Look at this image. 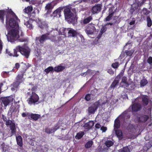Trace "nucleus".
I'll use <instances>...</instances> for the list:
<instances>
[{
    "instance_id": "f257e3e1",
    "label": "nucleus",
    "mask_w": 152,
    "mask_h": 152,
    "mask_svg": "<svg viewBox=\"0 0 152 152\" xmlns=\"http://www.w3.org/2000/svg\"><path fill=\"white\" fill-rule=\"evenodd\" d=\"M64 13L65 19L68 23H72L73 24L75 23L76 20H77L76 15L71 11L70 8H65L64 10Z\"/></svg>"
},
{
    "instance_id": "f03ea898",
    "label": "nucleus",
    "mask_w": 152,
    "mask_h": 152,
    "mask_svg": "<svg viewBox=\"0 0 152 152\" xmlns=\"http://www.w3.org/2000/svg\"><path fill=\"white\" fill-rule=\"evenodd\" d=\"M20 28H12L9 31L7 35L8 41L13 42L18 39L17 37L20 33Z\"/></svg>"
},
{
    "instance_id": "7ed1b4c3",
    "label": "nucleus",
    "mask_w": 152,
    "mask_h": 152,
    "mask_svg": "<svg viewBox=\"0 0 152 152\" xmlns=\"http://www.w3.org/2000/svg\"><path fill=\"white\" fill-rule=\"evenodd\" d=\"M27 94V96H29L27 101L29 105H37L39 103V96L35 92L33 91L31 92H28Z\"/></svg>"
},
{
    "instance_id": "20e7f679",
    "label": "nucleus",
    "mask_w": 152,
    "mask_h": 152,
    "mask_svg": "<svg viewBox=\"0 0 152 152\" xmlns=\"http://www.w3.org/2000/svg\"><path fill=\"white\" fill-rule=\"evenodd\" d=\"M18 46L19 47L18 49L19 50V52L26 58H28L30 54V49L26 46Z\"/></svg>"
},
{
    "instance_id": "39448f33",
    "label": "nucleus",
    "mask_w": 152,
    "mask_h": 152,
    "mask_svg": "<svg viewBox=\"0 0 152 152\" xmlns=\"http://www.w3.org/2000/svg\"><path fill=\"white\" fill-rule=\"evenodd\" d=\"M12 13L14 15L15 19L12 18H10L9 20V26L12 28H20L18 24V22H20V20L14 12H12Z\"/></svg>"
},
{
    "instance_id": "423d86ee",
    "label": "nucleus",
    "mask_w": 152,
    "mask_h": 152,
    "mask_svg": "<svg viewBox=\"0 0 152 152\" xmlns=\"http://www.w3.org/2000/svg\"><path fill=\"white\" fill-rule=\"evenodd\" d=\"M85 31L88 35H91L96 31V28L92 23L88 24L85 27Z\"/></svg>"
},
{
    "instance_id": "0eeeda50",
    "label": "nucleus",
    "mask_w": 152,
    "mask_h": 152,
    "mask_svg": "<svg viewBox=\"0 0 152 152\" xmlns=\"http://www.w3.org/2000/svg\"><path fill=\"white\" fill-rule=\"evenodd\" d=\"M123 73L121 72L120 74L118 75L115 78L114 80L110 86L111 88L114 89L118 85L120 80L121 77V76L123 75Z\"/></svg>"
},
{
    "instance_id": "6e6552de",
    "label": "nucleus",
    "mask_w": 152,
    "mask_h": 152,
    "mask_svg": "<svg viewBox=\"0 0 152 152\" xmlns=\"http://www.w3.org/2000/svg\"><path fill=\"white\" fill-rule=\"evenodd\" d=\"M149 118V115L145 114H142L139 115L137 120L139 123L143 124L146 122Z\"/></svg>"
},
{
    "instance_id": "1a4fd4ad",
    "label": "nucleus",
    "mask_w": 152,
    "mask_h": 152,
    "mask_svg": "<svg viewBox=\"0 0 152 152\" xmlns=\"http://www.w3.org/2000/svg\"><path fill=\"white\" fill-rule=\"evenodd\" d=\"M131 107L132 112H137L140 111L142 108L141 104L138 102H135L132 104L130 107L129 108Z\"/></svg>"
},
{
    "instance_id": "9d476101",
    "label": "nucleus",
    "mask_w": 152,
    "mask_h": 152,
    "mask_svg": "<svg viewBox=\"0 0 152 152\" xmlns=\"http://www.w3.org/2000/svg\"><path fill=\"white\" fill-rule=\"evenodd\" d=\"M102 5L101 4H96L93 6L91 10V12L93 14L98 13L102 9Z\"/></svg>"
},
{
    "instance_id": "9b49d317",
    "label": "nucleus",
    "mask_w": 152,
    "mask_h": 152,
    "mask_svg": "<svg viewBox=\"0 0 152 152\" xmlns=\"http://www.w3.org/2000/svg\"><path fill=\"white\" fill-rule=\"evenodd\" d=\"M24 74L20 72V73L16 77V81L15 83V85H16V86H18L23 82Z\"/></svg>"
},
{
    "instance_id": "f8f14e48",
    "label": "nucleus",
    "mask_w": 152,
    "mask_h": 152,
    "mask_svg": "<svg viewBox=\"0 0 152 152\" xmlns=\"http://www.w3.org/2000/svg\"><path fill=\"white\" fill-rule=\"evenodd\" d=\"M98 108V105L94 104L92 105L89 107L88 110V113L89 115L94 114L96 110Z\"/></svg>"
},
{
    "instance_id": "ddd939ff",
    "label": "nucleus",
    "mask_w": 152,
    "mask_h": 152,
    "mask_svg": "<svg viewBox=\"0 0 152 152\" xmlns=\"http://www.w3.org/2000/svg\"><path fill=\"white\" fill-rule=\"evenodd\" d=\"M48 33H46L42 34L40 37H37L36 39L38 40L40 43L43 44L44 42L46 40H48Z\"/></svg>"
},
{
    "instance_id": "4468645a",
    "label": "nucleus",
    "mask_w": 152,
    "mask_h": 152,
    "mask_svg": "<svg viewBox=\"0 0 152 152\" xmlns=\"http://www.w3.org/2000/svg\"><path fill=\"white\" fill-rule=\"evenodd\" d=\"M63 10L62 7H60L55 10L52 14V16L54 17H60L61 15V10Z\"/></svg>"
},
{
    "instance_id": "2eb2a0df",
    "label": "nucleus",
    "mask_w": 152,
    "mask_h": 152,
    "mask_svg": "<svg viewBox=\"0 0 152 152\" xmlns=\"http://www.w3.org/2000/svg\"><path fill=\"white\" fill-rule=\"evenodd\" d=\"M28 115L29 119L35 121H37L41 117L40 115L39 114L32 113H29V115L28 114Z\"/></svg>"
},
{
    "instance_id": "dca6fc26",
    "label": "nucleus",
    "mask_w": 152,
    "mask_h": 152,
    "mask_svg": "<svg viewBox=\"0 0 152 152\" xmlns=\"http://www.w3.org/2000/svg\"><path fill=\"white\" fill-rule=\"evenodd\" d=\"M94 124V121H90L85 124L83 126V127L85 129L89 130L92 128Z\"/></svg>"
},
{
    "instance_id": "f3484780",
    "label": "nucleus",
    "mask_w": 152,
    "mask_h": 152,
    "mask_svg": "<svg viewBox=\"0 0 152 152\" xmlns=\"http://www.w3.org/2000/svg\"><path fill=\"white\" fill-rule=\"evenodd\" d=\"M21 64H22V66H21L22 70H21L20 72L24 74L27 69L31 66L28 63H24L23 62H22Z\"/></svg>"
},
{
    "instance_id": "a211bd4d",
    "label": "nucleus",
    "mask_w": 152,
    "mask_h": 152,
    "mask_svg": "<svg viewBox=\"0 0 152 152\" xmlns=\"http://www.w3.org/2000/svg\"><path fill=\"white\" fill-rule=\"evenodd\" d=\"M18 40L20 42H25L26 41L27 39L24 37V34L22 30H20V33L19 34L18 37H17Z\"/></svg>"
},
{
    "instance_id": "6ab92c4d",
    "label": "nucleus",
    "mask_w": 152,
    "mask_h": 152,
    "mask_svg": "<svg viewBox=\"0 0 152 152\" xmlns=\"http://www.w3.org/2000/svg\"><path fill=\"white\" fill-rule=\"evenodd\" d=\"M54 6V5L53 4L51 3H48L47 4L45 7V9L47 11V13L50 14Z\"/></svg>"
},
{
    "instance_id": "aec40b11",
    "label": "nucleus",
    "mask_w": 152,
    "mask_h": 152,
    "mask_svg": "<svg viewBox=\"0 0 152 152\" xmlns=\"http://www.w3.org/2000/svg\"><path fill=\"white\" fill-rule=\"evenodd\" d=\"M10 97H4L1 99V104L6 107L10 102L11 100L9 99Z\"/></svg>"
},
{
    "instance_id": "412c9836",
    "label": "nucleus",
    "mask_w": 152,
    "mask_h": 152,
    "mask_svg": "<svg viewBox=\"0 0 152 152\" xmlns=\"http://www.w3.org/2000/svg\"><path fill=\"white\" fill-rule=\"evenodd\" d=\"M139 6V4L138 3H133L131 5V8L130 10V12L131 14H133V12L136 10H137Z\"/></svg>"
},
{
    "instance_id": "4be33fe9",
    "label": "nucleus",
    "mask_w": 152,
    "mask_h": 152,
    "mask_svg": "<svg viewBox=\"0 0 152 152\" xmlns=\"http://www.w3.org/2000/svg\"><path fill=\"white\" fill-rule=\"evenodd\" d=\"M38 24L39 27L42 29H47L48 27V24L45 21H39Z\"/></svg>"
},
{
    "instance_id": "5701e85b",
    "label": "nucleus",
    "mask_w": 152,
    "mask_h": 152,
    "mask_svg": "<svg viewBox=\"0 0 152 152\" xmlns=\"http://www.w3.org/2000/svg\"><path fill=\"white\" fill-rule=\"evenodd\" d=\"M61 65H62V64H61L59 65L55 66L54 68V71L57 72H62L64 70L65 68V66H61Z\"/></svg>"
},
{
    "instance_id": "b1692460",
    "label": "nucleus",
    "mask_w": 152,
    "mask_h": 152,
    "mask_svg": "<svg viewBox=\"0 0 152 152\" xmlns=\"http://www.w3.org/2000/svg\"><path fill=\"white\" fill-rule=\"evenodd\" d=\"M16 138L18 145L20 147H22L23 145V144L22 142V138L21 136L20 135L16 136Z\"/></svg>"
},
{
    "instance_id": "393cba45",
    "label": "nucleus",
    "mask_w": 152,
    "mask_h": 152,
    "mask_svg": "<svg viewBox=\"0 0 152 152\" xmlns=\"http://www.w3.org/2000/svg\"><path fill=\"white\" fill-rule=\"evenodd\" d=\"M95 91H96L95 90H92L91 92V94H86L85 97V99L86 101H89L91 99V94L93 96H94L95 95V94H94V93H95Z\"/></svg>"
},
{
    "instance_id": "a878e982",
    "label": "nucleus",
    "mask_w": 152,
    "mask_h": 152,
    "mask_svg": "<svg viewBox=\"0 0 152 152\" xmlns=\"http://www.w3.org/2000/svg\"><path fill=\"white\" fill-rule=\"evenodd\" d=\"M115 134L118 139L120 140L122 139L123 138V135L121 131L120 130H115Z\"/></svg>"
},
{
    "instance_id": "bb28decb",
    "label": "nucleus",
    "mask_w": 152,
    "mask_h": 152,
    "mask_svg": "<svg viewBox=\"0 0 152 152\" xmlns=\"http://www.w3.org/2000/svg\"><path fill=\"white\" fill-rule=\"evenodd\" d=\"M19 47V46L16 47L14 49L13 53H9L10 56H13V57H17L19 55L17 53L18 52H19V50L18 49Z\"/></svg>"
},
{
    "instance_id": "cd10ccee",
    "label": "nucleus",
    "mask_w": 152,
    "mask_h": 152,
    "mask_svg": "<svg viewBox=\"0 0 152 152\" xmlns=\"http://www.w3.org/2000/svg\"><path fill=\"white\" fill-rule=\"evenodd\" d=\"M33 10V7L32 6H28L23 10L24 12L28 15L30 14L31 12Z\"/></svg>"
},
{
    "instance_id": "c85d7f7f",
    "label": "nucleus",
    "mask_w": 152,
    "mask_h": 152,
    "mask_svg": "<svg viewBox=\"0 0 152 152\" xmlns=\"http://www.w3.org/2000/svg\"><path fill=\"white\" fill-rule=\"evenodd\" d=\"M120 121L118 118H116L114 121V127L115 129H118L120 126Z\"/></svg>"
},
{
    "instance_id": "c756f323",
    "label": "nucleus",
    "mask_w": 152,
    "mask_h": 152,
    "mask_svg": "<svg viewBox=\"0 0 152 152\" xmlns=\"http://www.w3.org/2000/svg\"><path fill=\"white\" fill-rule=\"evenodd\" d=\"M10 128L11 130V133L10 134V136L15 134L16 131V129L15 128V124H13L11 126H10Z\"/></svg>"
},
{
    "instance_id": "7c9ffc66",
    "label": "nucleus",
    "mask_w": 152,
    "mask_h": 152,
    "mask_svg": "<svg viewBox=\"0 0 152 152\" xmlns=\"http://www.w3.org/2000/svg\"><path fill=\"white\" fill-rule=\"evenodd\" d=\"M24 24L29 29H32L33 28L32 25V21L29 20L28 21L24 22Z\"/></svg>"
},
{
    "instance_id": "2f4dec72",
    "label": "nucleus",
    "mask_w": 152,
    "mask_h": 152,
    "mask_svg": "<svg viewBox=\"0 0 152 152\" xmlns=\"http://www.w3.org/2000/svg\"><path fill=\"white\" fill-rule=\"evenodd\" d=\"M84 134V132L80 131L75 136V138L77 140H79L83 137Z\"/></svg>"
},
{
    "instance_id": "473e14b6",
    "label": "nucleus",
    "mask_w": 152,
    "mask_h": 152,
    "mask_svg": "<svg viewBox=\"0 0 152 152\" xmlns=\"http://www.w3.org/2000/svg\"><path fill=\"white\" fill-rule=\"evenodd\" d=\"M68 33L69 35L72 37H75L77 36V32L76 31L73 29H71L69 31Z\"/></svg>"
},
{
    "instance_id": "72a5a7b5",
    "label": "nucleus",
    "mask_w": 152,
    "mask_h": 152,
    "mask_svg": "<svg viewBox=\"0 0 152 152\" xmlns=\"http://www.w3.org/2000/svg\"><path fill=\"white\" fill-rule=\"evenodd\" d=\"M92 17L91 16H90L87 18L84 19L83 22L84 24H87L92 20Z\"/></svg>"
},
{
    "instance_id": "f704fd0d",
    "label": "nucleus",
    "mask_w": 152,
    "mask_h": 152,
    "mask_svg": "<svg viewBox=\"0 0 152 152\" xmlns=\"http://www.w3.org/2000/svg\"><path fill=\"white\" fill-rule=\"evenodd\" d=\"M104 144L107 148H110L113 145L114 142L110 140H106L104 142Z\"/></svg>"
},
{
    "instance_id": "c9c22d12",
    "label": "nucleus",
    "mask_w": 152,
    "mask_h": 152,
    "mask_svg": "<svg viewBox=\"0 0 152 152\" xmlns=\"http://www.w3.org/2000/svg\"><path fill=\"white\" fill-rule=\"evenodd\" d=\"M126 129L128 131L132 132L134 130V128L133 125L131 124H129V125L127 126Z\"/></svg>"
},
{
    "instance_id": "e433bc0d",
    "label": "nucleus",
    "mask_w": 152,
    "mask_h": 152,
    "mask_svg": "<svg viewBox=\"0 0 152 152\" xmlns=\"http://www.w3.org/2000/svg\"><path fill=\"white\" fill-rule=\"evenodd\" d=\"M51 40L52 42H57V37L54 36L50 35L48 33V40Z\"/></svg>"
},
{
    "instance_id": "4c0bfd02",
    "label": "nucleus",
    "mask_w": 152,
    "mask_h": 152,
    "mask_svg": "<svg viewBox=\"0 0 152 152\" xmlns=\"http://www.w3.org/2000/svg\"><path fill=\"white\" fill-rule=\"evenodd\" d=\"M152 146L151 143L149 142L146 143L145 145L143 147V149L144 151H147L148 149L150 148Z\"/></svg>"
},
{
    "instance_id": "58836bf2",
    "label": "nucleus",
    "mask_w": 152,
    "mask_h": 152,
    "mask_svg": "<svg viewBox=\"0 0 152 152\" xmlns=\"http://www.w3.org/2000/svg\"><path fill=\"white\" fill-rule=\"evenodd\" d=\"M18 111V109L13 105H12L10 108L9 112H11V114H12L14 113H15Z\"/></svg>"
},
{
    "instance_id": "ea45409f",
    "label": "nucleus",
    "mask_w": 152,
    "mask_h": 152,
    "mask_svg": "<svg viewBox=\"0 0 152 152\" xmlns=\"http://www.w3.org/2000/svg\"><path fill=\"white\" fill-rule=\"evenodd\" d=\"M127 78L125 76H124L122 77L121 80V82L125 85L126 87H128L129 86V84L127 81Z\"/></svg>"
},
{
    "instance_id": "a19ab883",
    "label": "nucleus",
    "mask_w": 152,
    "mask_h": 152,
    "mask_svg": "<svg viewBox=\"0 0 152 152\" xmlns=\"http://www.w3.org/2000/svg\"><path fill=\"white\" fill-rule=\"evenodd\" d=\"M142 102L144 105H147L149 103L148 99L146 97H143L142 98Z\"/></svg>"
},
{
    "instance_id": "79ce46f5",
    "label": "nucleus",
    "mask_w": 152,
    "mask_h": 152,
    "mask_svg": "<svg viewBox=\"0 0 152 152\" xmlns=\"http://www.w3.org/2000/svg\"><path fill=\"white\" fill-rule=\"evenodd\" d=\"M93 144V142L92 140H90L87 142L85 144V147L86 148H90L92 146Z\"/></svg>"
},
{
    "instance_id": "37998d69",
    "label": "nucleus",
    "mask_w": 152,
    "mask_h": 152,
    "mask_svg": "<svg viewBox=\"0 0 152 152\" xmlns=\"http://www.w3.org/2000/svg\"><path fill=\"white\" fill-rule=\"evenodd\" d=\"M140 85L141 87H143L145 86L148 83L147 80L143 79L140 81Z\"/></svg>"
},
{
    "instance_id": "c03bdc74",
    "label": "nucleus",
    "mask_w": 152,
    "mask_h": 152,
    "mask_svg": "<svg viewBox=\"0 0 152 152\" xmlns=\"http://www.w3.org/2000/svg\"><path fill=\"white\" fill-rule=\"evenodd\" d=\"M134 52V50H126L125 53L127 56L131 57Z\"/></svg>"
},
{
    "instance_id": "a18cd8bd",
    "label": "nucleus",
    "mask_w": 152,
    "mask_h": 152,
    "mask_svg": "<svg viewBox=\"0 0 152 152\" xmlns=\"http://www.w3.org/2000/svg\"><path fill=\"white\" fill-rule=\"evenodd\" d=\"M53 71H54V68L52 66L48 67L44 70L45 72L47 74L48 73L50 72H52Z\"/></svg>"
},
{
    "instance_id": "49530a36",
    "label": "nucleus",
    "mask_w": 152,
    "mask_h": 152,
    "mask_svg": "<svg viewBox=\"0 0 152 152\" xmlns=\"http://www.w3.org/2000/svg\"><path fill=\"white\" fill-rule=\"evenodd\" d=\"M5 15V11L3 10H0V20L2 22L4 21V16Z\"/></svg>"
},
{
    "instance_id": "de8ad7c7",
    "label": "nucleus",
    "mask_w": 152,
    "mask_h": 152,
    "mask_svg": "<svg viewBox=\"0 0 152 152\" xmlns=\"http://www.w3.org/2000/svg\"><path fill=\"white\" fill-rule=\"evenodd\" d=\"M129 150L128 147L126 146L123 147L118 150V152H129Z\"/></svg>"
},
{
    "instance_id": "09e8293b",
    "label": "nucleus",
    "mask_w": 152,
    "mask_h": 152,
    "mask_svg": "<svg viewBox=\"0 0 152 152\" xmlns=\"http://www.w3.org/2000/svg\"><path fill=\"white\" fill-rule=\"evenodd\" d=\"M146 19L147 22V26L148 27H150L152 25V22L151 18L149 16H148L147 17Z\"/></svg>"
},
{
    "instance_id": "8fccbe9b",
    "label": "nucleus",
    "mask_w": 152,
    "mask_h": 152,
    "mask_svg": "<svg viewBox=\"0 0 152 152\" xmlns=\"http://www.w3.org/2000/svg\"><path fill=\"white\" fill-rule=\"evenodd\" d=\"M60 123L59 122H58L55 124L53 129V132L56 131L60 128Z\"/></svg>"
},
{
    "instance_id": "3c124183",
    "label": "nucleus",
    "mask_w": 152,
    "mask_h": 152,
    "mask_svg": "<svg viewBox=\"0 0 152 152\" xmlns=\"http://www.w3.org/2000/svg\"><path fill=\"white\" fill-rule=\"evenodd\" d=\"M13 124H15V122H13L11 120H7L5 122V124L7 126H11Z\"/></svg>"
},
{
    "instance_id": "603ef678",
    "label": "nucleus",
    "mask_w": 152,
    "mask_h": 152,
    "mask_svg": "<svg viewBox=\"0 0 152 152\" xmlns=\"http://www.w3.org/2000/svg\"><path fill=\"white\" fill-rule=\"evenodd\" d=\"M45 132L48 134H50L52 133L53 132V129L48 128V127L46 128L45 129Z\"/></svg>"
},
{
    "instance_id": "864d4df0",
    "label": "nucleus",
    "mask_w": 152,
    "mask_h": 152,
    "mask_svg": "<svg viewBox=\"0 0 152 152\" xmlns=\"http://www.w3.org/2000/svg\"><path fill=\"white\" fill-rule=\"evenodd\" d=\"M119 65L118 62H115V63H113L112 64L111 66L114 68L116 69L119 66Z\"/></svg>"
},
{
    "instance_id": "5fc2aeb1",
    "label": "nucleus",
    "mask_w": 152,
    "mask_h": 152,
    "mask_svg": "<svg viewBox=\"0 0 152 152\" xmlns=\"http://www.w3.org/2000/svg\"><path fill=\"white\" fill-rule=\"evenodd\" d=\"M86 72L87 73V75L88 74L90 75H92L93 74H94L95 73V71L94 70H92L90 69H88L87 70Z\"/></svg>"
},
{
    "instance_id": "6e6d98bb",
    "label": "nucleus",
    "mask_w": 152,
    "mask_h": 152,
    "mask_svg": "<svg viewBox=\"0 0 152 152\" xmlns=\"http://www.w3.org/2000/svg\"><path fill=\"white\" fill-rule=\"evenodd\" d=\"M142 12L143 14L145 15H148L150 12L149 11L145 8H144L143 9Z\"/></svg>"
},
{
    "instance_id": "4d7b16f0",
    "label": "nucleus",
    "mask_w": 152,
    "mask_h": 152,
    "mask_svg": "<svg viewBox=\"0 0 152 152\" xmlns=\"http://www.w3.org/2000/svg\"><path fill=\"white\" fill-rule=\"evenodd\" d=\"M109 14L110 15L113 16L114 13V11H113V8H110L109 9Z\"/></svg>"
},
{
    "instance_id": "13d9d810",
    "label": "nucleus",
    "mask_w": 152,
    "mask_h": 152,
    "mask_svg": "<svg viewBox=\"0 0 152 152\" xmlns=\"http://www.w3.org/2000/svg\"><path fill=\"white\" fill-rule=\"evenodd\" d=\"M106 30L107 28L106 26H103L101 29L100 33L102 34H103L106 31Z\"/></svg>"
},
{
    "instance_id": "bf43d9fd",
    "label": "nucleus",
    "mask_w": 152,
    "mask_h": 152,
    "mask_svg": "<svg viewBox=\"0 0 152 152\" xmlns=\"http://www.w3.org/2000/svg\"><path fill=\"white\" fill-rule=\"evenodd\" d=\"M64 37H63L61 36L60 35L59 36H58L57 37V42H59L60 41L62 40Z\"/></svg>"
},
{
    "instance_id": "052dcab7",
    "label": "nucleus",
    "mask_w": 152,
    "mask_h": 152,
    "mask_svg": "<svg viewBox=\"0 0 152 152\" xmlns=\"http://www.w3.org/2000/svg\"><path fill=\"white\" fill-rule=\"evenodd\" d=\"M147 62L150 65L152 64V57L150 56L148 58L147 60Z\"/></svg>"
},
{
    "instance_id": "680f3d73",
    "label": "nucleus",
    "mask_w": 152,
    "mask_h": 152,
    "mask_svg": "<svg viewBox=\"0 0 152 152\" xmlns=\"http://www.w3.org/2000/svg\"><path fill=\"white\" fill-rule=\"evenodd\" d=\"M6 145H5V143L3 142L2 144H1V146L2 147V149L3 151H6L7 150L6 148L5 147Z\"/></svg>"
},
{
    "instance_id": "e2e57ef3",
    "label": "nucleus",
    "mask_w": 152,
    "mask_h": 152,
    "mask_svg": "<svg viewBox=\"0 0 152 152\" xmlns=\"http://www.w3.org/2000/svg\"><path fill=\"white\" fill-rule=\"evenodd\" d=\"M107 72L111 75H113L114 74V71L111 68L109 69Z\"/></svg>"
},
{
    "instance_id": "0e129e2a",
    "label": "nucleus",
    "mask_w": 152,
    "mask_h": 152,
    "mask_svg": "<svg viewBox=\"0 0 152 152\" xmlns=\"http://www.w3.org/2000/svg\"><path fill=\"white\" fill-rule=\"evenodd\" d=\"M113 16L110 15L109 14L108 15L107 17L105 19L106 21H110L111 20Z\"/></svg>"
},
{
    "instance_id": "69168bd1",
    "label": "nucleus",
    "mask_w": 152,
    "mask_h": 152,
    "mask_svg": "<svg viewBox=\"0 0 152 152\" xmlns=\"http://www.w3.org/2000/svg\"><path fill=\"white\" fill-rule=\"evenodd\" d=\"M20 67V64L18 63H16L15 64V66L14 67V68H15V69H16L17 70Z\"/></svg>"
},
{
    "instance_id": "338daca9",
    "label": "nucleus",
    "mask_w": 152,
    "mask_h": 152,
    "mask_svg": "<svg viewBox=\"0 0 152 152\" xmlns=\"http://www.w3.org/2000/svg\"><path fill=\"white\" fill-rule=\"evenodd\" d=\"M28 114L29 115V113H23L22 114V116L23 117H25L26 116H27L28 118Z\"/></svg>"
},
{
    "instance_id": "774afa93",
    "label": "nucleus",
    "mask_w": 152,
    "mask_h": 152,
    "mask_svg": "<svg viewBox=\"0 0 152 152\" xmlns=\"http://www.w3.org/2000/svg\"><path fill=\"white\" fill-rule=\"evenodd\" d=\"M107 129V127L104 126H102L101 128V130L102 131V132H105Z\"/></svg>"
}]
</instances>
